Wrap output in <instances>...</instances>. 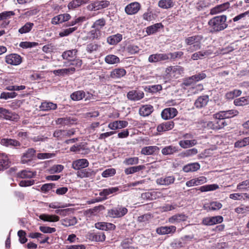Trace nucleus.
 I'll use <instances>...</instances> for the list:
<instances>
[{"label": "nucleus", "instance_id": "nucleus-1", "mask_svg": "<svg viewBox=\"0 0 249 249\" xmlns=\"http://www.w3.org/2000/svg\"><path fill=\"white\" fill-rule=\"evenodd\" d=\"M226 21L227 16L224 15L212 18L208 23L210 32L212 33H215L224 30L228 27Z\"/></svg>", "mask_w": 249, "mask_h": 249}, {"label": "nucleus", "instance_id": "nucleus-2", "mask_svg": "<svg viewBox=\"0 0 249 249\" xmlns=\"http://www.w3.org/2000/svg\"><path fill=\"white\" fill-rule=\"evenodd\" d=\"M127 189L122 188V186L109 187L100 190L99 196L101 198L97 199L96 202L107 200L108 197L116 195L124 191H127Z\"/></svg>", "mask_w": 249, "mask_h": 249}, {"label": "nucleus", "instance_id": "nucleus-3", "mask_svg": "<svg viewBox=\"0 0 249 249\" xmlns=\"http://www.w3.org/2000/svg\"><path fill=\"white\" fill-rule=\"evenodd\" d=\"M203 36L201 35H197L186 37L185 39V43L190 47L187 49L188 52H194L198 50L201 48V40Z\"/></svg>", "mask_w": 249, "mask_h": 249}, {"label": "nucleus", "instance_id": "nucleus-4", "mask_svg": "<svg viewBox=\"0 0 249 249\" xmlns=\"http://www.w3.org/2000/svg\"><path fill=\"white\" fill-rule=\"evenodd\" d=\"M128 213V209L122 205H118L117 207L108 211V215L112 218H121L124 216Z\"/></svg>", "mask_w": 249, "mask_h": 249}, {"label": "nucleus", "instance_id": "nucleus-5", "mask_svg": "<svg viewBox=\"0 0 249 249\" xmlns=\"http://www.w3.org/2000/svg\"><path fill=\"white\" fill-rule=\"evenodd\" d=\"M75 130L74 128L70 129H59L55 130L53 134L54 137L56 138L58 140H62L65 138L70 137L75 133Z\"/></svg>", "mask_w": 249, "mask_h": 249}, {"label": "nucleus", "instance_id": "nucleus-6", "mask_svg": "<svg viewBox=\"0 0 249 249\" xmlns=\"http://www.w3.org/2000/svg\"><path fill=\"white\" fill-rule=\"evenodd\" d=\"M5 62L9 65L18 66L22 62V57L17 53H11L5 56Z\"/></svg>", "mask_w": 249, "mask_h": 249}, {"label": "nucleus", "instance_id": "nucleus-7", "mask_svg": "<svg viewBox=\"0 0 249 249\" xmlns=\"http://www.w3.org/2000/svg\"><path fill=\"white\" fill-rule=\"evenodd\" d=\"M0 118L7 120L17 121L19 117L18 114L13 113L6 108L0 107Z\"/></svg>", "mask_w": 249, "mask_h": 249}, {"label": "nucleus", "instance_id": "nucleus-8", "mask_svg": "<svg viewBox=\"0 0 249 249\" xmlns=\"http://www.w3.org/2000/svg\"><path fill=\"white\" fill-rule=\"evenodd\" d=\"M223 221V217L221 215H217L204 218L202 221L203 225L210 226L217 224H220Z\"/></svg>", "mask_w": 249, "mask_h": 249}, {"label": "nucleus", "instance_id": "nucleus-9", "mask_svg": "<svg viewBox=\"0 0 249 249\" xmlns=\"http://www.w3.org/2000/svg\"><path fill=\"white\" fill-rule=\"evenodd\" d=\"M36 150L33 148H28L25 152L23 153L21 158V162L22 164H28L31 162L35 156Z\"/></svg>", "mask_w": 249, "mask_h": 249}, {"label": "nucleus", "instance_id": "nucleus-10", "mask_svg": "<svg viewBox=\"0 0 249 249\" xmlns=\"http://www.w3.org/2000/svg\"><path fill=\"white\" fill-rule=\"evenodd\" d=\"M178 111L174 107H169L164 109L161 113V118L164 120L172 119L177 116Z\"/></svg>", "mask_w": 249, "mask_h": 249}, {"label": "nucleus", "instance_id": "nucleus-11", "mask_svg": "<svg viewBox=\"0 0 249 249\" xmlns=\"http://www.w3.org/2000/svg\"><path fill=\"white\" fill-rule=\"evenodd\" d=\"M219 188V186L217 184H209L205 185L202 186H201L199 188H193L190 190H189L188 191L190 192V193L194 194L197 193L198 190H200L201 192H208V191H214Z\"/></svg>", "mask_w": 249, "mask_h": 249}, {"label": "nucleus", "instance_id": "nucleus-12", "mask_svg": "<svg viewBox=\"0 0 249 249\" xmlns=\"http://www.w3.org/2000/svg\"><path fill=\"white\" fill-rule=\"evenodd\" d=\"M89 161L86 159H81L74 160L72 163V168L75 170H81L89 166Z\"/></svg>", "mask_w": 249, "mask_h": 249}, {"label": "nucleus", "instance_id": "nucleus-13", "mask_svg": "<svg viewBox=\"0 0 249 249\" xmlns=\"http://www.w3.org/2000/svg\"><path fill=\"white\" fill-rule=\"evenodd\" d=\"M141 8V5L138 2H133L127 5L124 9L125 13L132 15L138 13Z\"/></svg>", "mask_w": 249, "mask_h": 249}, {"label": "nucleus", "instance_id": "nucleus-14", "mask_svg": "<svg viewBox=\"0 0 249 249\" xmlns=\"http://www.w3.org/2000/svg\"><path fill=\"white\" fill-rule=\"evenodd\" d=\"M71 18V16L69 14H60L52 18L51 23L53 25H57L59 23L69 21Z\"/></svg>", "mask_w": 249, "mask_h": 249}, {"label": "nucleus", "instance_id": "nucleus-15", "mask_svg": "<svg viewBox=\"0 0 249 249\" xmlns=\"http://www.w3.org/2000/svg\"><path fill=\"white\" fill-rule=\"evenodd\" d=\"M176 227L175 226H161L157 228L156 232L160 235L173 234L176 231Z\"/></svg>", "mask_w": 249, "mask_h": 249}, {"label": "nucleus", "instance_id": "nucleus-16", "mask_svg": "<svg viewBox=\"0 0 249 249\" xmlns=\"http://www.w3.org/2000/svg\"><path fill=\"white\" fill-rule=\"evenodd\" d=\"M144 97V93L141 90H132L127 94V98L131 101H139Z\"/></svg>", "mask_w": 249, "mask_h": 249}, {"label": "nucleus", "instance_id": "nucleus-17", "mask_svg": "<svg viewBox=\"0 0 249 249\" xmlns=\"http://www.w3.org/2000/svg\"><path fill=\"white\" fill-rule=\"evenodd\" d=\"M88 238L91 241L103 242L106 240V235L103 232L89 233Z\"/></svg>", "mask_w": 249, "mask_h": 249}, {"label": "nucleus", "instance_id": "nucleus-18", "mask_svg": "<svg viewBox=\"0 0 249 249\" xmlns=\"http://www.w3.org/2000/svg\"><path fill=\"white\" fill-rule=\"evenodd\" d=\"M175 124L173 121L165 122L159 124L157 127L158 132L161 133L172 129Z\"/></svg>", "mask_w": 249, "mask_h": 249}, {"label": "nucleus", "instance_id": "nucleus-19", "mask_svg": "<svg viewBox=\"0 0 249 249\" xmlns=\"http://www.w3.org/2000/svg\"><path fill=\"white\" fill-rule=\"evenodd\" d=\"M222 207V204L218 201H212L208 204H205L203 209L207 212L218 211Z\"/></svg>", "mask_w": 249, "mask_h": 249}, {"label": "nucleus", "instance_id": "nucleus-20", "mask_svg": "<svg viewBox=\"0 0 249 249\" xmlns=\"http://www.w3.org/2000/svg\"><path fill=\"white\" fill-rule=\"evenodd\" d=\"M230 7V3L229 2H226L222 4L217 5L211 9L210 14L215 15L218 13H221L228 9Z\"/></svg>", "mask_w": 249, "mask_h": 249}, {"label": "nucleus", "instance_id": "nucleus-21", "mask_svg": "<svg viewBox=\"0 0 249 249\" xmlns=\"http://www.w3.org/2000/svg\"><path fill=\"white\" fill-rule=\"evenodd\" d=\"M168 60L166 53H156L150 55L148 57V61L150 63H156Z\"/></svg>", "mask_w": 249, "mask_h": 249}, {"label": "nucleus", "instance_id": "nucleus-22", "mask_svg": "<svg viewBox=\"0 0 249 249\" xmlns=\"http://www.w3.org/2000/svg\"><path fill=\"white\" fill-rule=\"evenodd\" d=\"M128 124L126 121H115L110 123L108 127L111 130H116L126 127Z\"/></svg>", "mask_w": 249, "mask_h": 249}, {"label": "nucleus", "instance_id": "nucleus-23", "mask_svg": "<svg viewBox=\"0 0 249 249\" xmlns=\"http://www.w3.org/2000/svg\"><path fill=\"white\" fill-rule=\"evenodd\" d=\"M209 102V96L208 95H202L199 96L195 101V107L198 109L205 107Z\"/></svg>", "mask_w": 249, "mask_h": 249}, {"label": "nucleus", "instance_id": "nucleus-24", "mask_svg": "<svg viewBox=\"0 0 249 249\" xmlns=\"http://www.w3.org/2000/svg\"><path fill=\"white\" fill-rule=\"evenodd\" d=\"M0 143L6 147H17L20 146L21 143L18 141L12 139L3 138L0 140Z\"/></svg>", "mask_w": 249, "mask_h": 249}, {"label": "nucleus", "instance_id": "nucleus-25", "mask_svg": "<svg viewBox=\"0 0 249 249\" xmlns=\"http://www.w3.org/2000/svg\"><path fill=\"white\" fill-rule=\"evenodd\" d=\"M175 180V178L173 176L163 177L158 178L156 182L158 184L160 185L168 186L174 183Z\"/></svg>", "mask_w": 249, "mask_h": 249}, {"label": "nucleus", "instance_id": "nucleus-26", "mask_svg": "<svg viewBox=\"0 0 249 249\" xmlns=\"http://www.w3.org/2000/svg\"><path fill=\"white\" fill-rule=\"evenodd\" d=\"M76 120L74 118L66 117L63 118H59L55 120L57 124L62 125H70L75 124Z\"/></svg>", "mask_w": 249, "mask_h": 249}, {"label": "nucleus", "instance_id": "nucleus-27", "mask_svg": "<svg viewBox=\"0 0 249 249\" xmlns=\"http://www.w3.org/2000/svg\"><path fill=\"white\" fill-rule=\"evenodd\" d=\"M95 172L90 168L83 169L81 170L78 171L76 175L78 177L80 178H89L94 176Z\"/></svg>", "mask_w": 249, "mask_h": 249}, {"label": "nucleus", "instance_id": "nucleus-28", "mask_svg": "<svg viewBox=\"0 0 249 249\" xmlns=\"http://www.w3.org/2000/svg\"><path fill=\"white\" fill-rule=\"evenodd\" d=\"M36 175V171L33 172L28 170H22L17 174V177L21 178H35Z\"/></svg>", "mask_w": 249, "mask_h": 249}, {"label": "nucleus", "instance_id": "nucleus-29", "mask_svg": "<svg viewBox=\"0 0 249 249\" xmlns=\"http://www.w3.org/2000/svg\"><path fill=\"white\" fill-rule=\"evenodd\" d=\"M154 111L153 107L150 105L143 106L139 109V114L141 116L146 117L150 115Z\"/></svg>", "mask_w": 249, "mask_h": 249}, {"label": "nucleus", "instance_id": "nucleus-30", "mask_svg": "<svg viewBox=\"0 0 249 249\" xmlns=\"http://www.w3.org/2000/svg\"><path fill=\"white\" fill-rule=\"evenodd\" d=\"M188 216L185 214L181 213V214H177L173 215L169 218V222L170 223H180L182 221H185L187 220Z\"/></svg>", "mask_w": 249, "mask_h": 249}, {"label": "nucleus", "instance_id": "nucleus-31", "mask_svg": "<svg viewBox=\"0 0 249 249\" xmlns=\"http://www.w3.org/2000/svg\"><path fill=\"white\" fill-rule=\"evenodd\" d=\"M75 71V68L74 67H71L69 68H65L54 70L53 71V73L55 75L65 76L70 73H73Z\"/></svg>", "mask_w": 249, "mask_h": 249}, {"label": "nucleus", "instance_id": "nucleus-32", "mask_svg": "<svg viewBox=\"0 0 249 249\" xmlns=\"http://www.w3.org/2000/svg\"><path fill=\"white\" fill-rule=\"evenodd\" d=\"M126 73V71L124 69L116 68L111 71L110 76L112 78H120L124 76Z\"/></svg>", "mask_w": 249, "mask_h": 249}, {"label": "nucleus", "instance_id": "nucleus-33", "mask_svg": "<svg viewBox=\"0 0 249 249\" xmlns=\"http://www.w3.org/2000/svg\"><path fill=\"white\" fill-rule=\"evenodd\" d=\"M200 167V164L198 162L190 163L183 166V171L186 173L193 172L196 171Z\"/></svg>", "mask_w": 249, "mask_h": 249}, {"label": "nucleus", "instance_id": "nucleus-34", "mask_svg": "<svg viewBox=\"0 0 249 249\" xmlns=\"http://www.w3.org/2000/svg\"><path fill=\"white\" fill-rule=\"evenodd\" d=\"M238 112L236 110H229L227 111H220L216 113L217 117H224V118H230L236 115Z\"/></svg>", "mask_w": 249, "mask_h": 249}, {"label": "nucleus", "instance_id": "nucleus-35", "mask_svg": "<svg viewBox=\"0 0 249 249\" xmlns=\"http://www.w3.org/2000/svg\"><path fill=\"white\" fill-rule=\"evenodd\" d=\"M161 23H157L152 25L149 26L146 28V32L148 35H153L157 33L159 30L163 28Z\"/></svg>", "mask_w": 249, "mask_h": 249}, {"label": "nucleus", "instance_id": "nucleus-36", "mask_svg": "<svg viewBox=\"0 0 249 249\" xmlns=\"http://www.w3.org/2000/svg\"><path fill=\"white\" fill-rule=\"evenodd\" d=\"M178 151V146H173L172 145L165 146L161 150V153L163 155H172L177 153Z\"/></svg>", "mask_w": 249, "mask_h": 249}, {"label": "nucleus", "instance_id": "nucleus-37", "mask_svg": "<svg viewBox=\"0 0 249 249\" xmlns=\"http://www.w3.org/2000/svg\"><path fill=\"white\" fill-rule=\"evenodd\" d=\"M39 218L44 221L50 222H57L59 220V217L56 215L42 214L39 216Z\"/></svg>", "mask_w": 249, "mask_h": 249}, {"label": "nucleus", "instance_id": "nucleus-38", "mask_svg": "<svg viewBox=\"0 0 249 249\" xmlns=\"http://www.w3.org/2000/svg\"><path fill=\"white\" fill-rule=\"evenodd\" d=\"M57 107V106L56 104L47 101L42 102L40 106V109L43 111L55 110Z\"/></svg>", "mask_w": 249, "mask_h": 249}, {"label": "nucleus", "instance_id": "nucleus-39", "mask_svg": "<svg viewBox=\"0 0 249 249\" xmlns=\"http://www.w3.org/2000/svg\"><path fill=\"white\" fill-rule=\"evenodd\" d=\"M1 159L0 160V171L8 168L10 164L7 155L5 153H1Z\"/></svg>", "mask_w": 249, "mask_h": 249}, {"label": "nucleus", "instance_id": "nucleus-40", "mask_svg": "<svg viewBox=\"0 0 249 249\" xmlns=\"http://www.w3.org/2000/svg\"><path fill=\"white\" fill-rule=\"evenodd\" d=\"M77 53V50L76 49L68 50L62 53V57L64 59L71 61L75 57Z\"/></svg>", "mask_w": 249, "mask_h": 249}, {"label": "nucleus", "instance_id": "nucleus-41", "mask_svg": "<svg viewBox=\"0 0 249 249\" xmlns=\"http://www.w3.org/2000/svg\"><path fill=\"white\" fill-rule=\"evenodd\" d=\"M159 150L157 146H148L142 149L141 153L145 155H152Z\"/></svg>", "mask_w": 249, "mask_h": 249}, {"label": "nucleus", "instance_id": "nucleus-42", "mask_svg": "<svg viewBox=\"0 0 249 249\" xmlns=\"http://www.w3.org/2000/svg\"><path fill=\"white\" fill-rule=\"evenodd\" d=\"M122 40V35L117 34L108 36L107 38V42L110 45H115L120 42Z\"/></svg>", "mask_w": 249, "mask_h": 249}, {"label": "nucleus", "instance_id": "nucleus-43", "mask_svg": "<svg viewBox=\"0 0 249 249\" xmlns=\"http://www.w3.org/2000/svg\"><path fill=\"white\" fill-rule=\"evenodd\" d=\"M214 118H215V123L216 124V130L220 129L223 128L225 126L227 125L226 121L224 117H217L216 113L213 115Z\"/></svg>", "mask_w": 249, "mask_h": 249}, {"label": "nucleus", "instance_id": "nucleus-44", "mask_svg": "<svg viewBox=\"0 0 249 249\" xmlns=\"http://www.w3.org/2000/svg\"><path fill=\"white\" fill-rule=\"evenodd\" d=\"M142 199L146 200H152L158 197V193L155 191H151L143 193L141 195Z\"/></svg>", "mask_w": 249, "mask_h": 249}, {"label": "nucleus", "instance_id": "nucleus-45", "mask_svg": "<svg viewBox=\"0 0 249 249\" xmlns=\"http://www.w3.org/2000/svg\"><path fill=\"white\" fill-rule=\"evenodd\" d=\"M77 222L76 218L73 216L66 217L62 220V225L66 227L74 226Z\"/></svg>", "mask_w": 249, "mask_h": 249}, {"label": "nucleus", "instance_id": "nucleus-46", "mask_svg": "<svg viewBox=\"0 0 249 249\" xmlns=\"http://www.w3.org/2000/svg\"><path fill=\"white\" fill-rule=\"evenodd\" d=\"M158 6L164 9H168L174 6L173 0H160L158 2Z\"/></svg>", "mask_w": 249, "mask_h": 249}, {"label": "nucleus", "instance_id": "nucleus-47", "mask_svg": "<svg viewBox=\"0 0 249 249\" xmlns=\"http://www.w3.org/2000/svg\"><path fill=\"white\" fill-rule=\"evenodd\" d=\"M144 168L145 166L143 165H140L136 166H132L125 168L124 170V173L126 175H128L139 172L140 171L142 170Z\"/></svg>", "mask_w": 249, "mask_h": 249}, {"label": "nucleus", "instance_id": "nucleus-48", "mask_svg": "<svg viewBox=\"0 0 249 249\" xmlns=\"http://www.w3.org/2000/svg\"><path fill=\"white\" fill-rule=\"evenodd\" d=\"M100 45L95 42L88 43L86 45V50L89 53H92L98 51Z\"/></svg>", "mask_w": 249, "mask_h": 249}, {"label": "nucleus", "instance_id": "nucleus-49", "mask_svg": "<svg viewBox=\"0 0 249 249\" xmlns=\"http://www.w3.org/2000/svg\"><path fill=\"white\" fill-rule=\"evenodd\" d=\"M209 54V53L208 51H198L192 54L191 58L193 60H197L198 59H202Z\"/></svg>", "mask_w": 249, "mask_h": 249}, {"label": "nucleus", "instance_id": "nucleus-50", "mask_svg": "<svg viewBox=\"0 0 249 249\" xmlns=\"http://www.w3.org/2000/svg\"><path fill=\"white\" fill-rule=\"evenodd\" d=\"M34 26V24L32 22H28L25 24L18 29V32L20 34H26L30 32Z\"/></svg>", "mask_w": 249, "mask_h": 249}, {"label": "nucleus", "instance_id": "nucleus-51", "mask_svg": "<svg viewBox=\"0 0 249 249\" xmlns=\"http://www.w3.org/2000/svg\"><path fill=\"white\" fill-rule=\"evenodd\" d=\"M86 1L85 0H73L69 3L68 7L69 9H75L83 4H85Z\"/></svg>", "mask_w": 249, "mask_h": 249}, {"label": "nucleus", "instance_id": "nucleus-52", "mask_svg": "<svg viewBox=\"0 0 249 249\" xmlns=\"http://www.w3.org/2000/svg\"><path fill=\"white\" fill-rule=\"evenodd\" d=\"M197 142L196 140H181L179 142V145L183 148H187L195 145Z\"/></svg>", "mask_w": 249, "mask_h": 249}, {"label": "nucleus", "instance_id": "nucleus-53", "mask_svg": "<svg viewBox=\"0 0 249 249\" xmlns=\"http://www.w3.org/2000/svg\"><path fill=\"white\" fill-rule=\"evenodd\" d=\"M105 62L109 64H115L120 62L119 58L113 54H109L106 56Z\"/></svg>", "mask_w": 249, "mask_h": 249}, {"label": "nucleus", "instance_id": "nucleus-54", "mask_svg": "<svg viewBox=\"0 0 249 249\" xmlns=\"http://www.w3.org/2000/svg\"><path fill=\"white\" fill-rule=\"evenodd\" d=\"M236 188L240 191H248L249 190V179L239 183Z\"/></svg>", "mask_w": 249, "mask_h": 249}, {"label": "nucleus", "instance_id": "nucleus-55", "mask_svg": "<svg viewBox=\"0 0 249 249\" xmlns=\"http://www.w3.org/2000/svg\"><path fill=\"white\" fill-rule=\"evenodd\" d=\"M85 96V92L83 90H78L74 92L71 95V98L72 100L79 101L82 100Z\"/></svg>", "mask_w": 249, "mask_h": 249}, {"label": "nucleus", "instance_id": "nucleus-56", "mask_svg": "<svg viewBox=\"0 0 249 249\" xmlns=\"http://www.w3.org/2000/svg\"><path fill=\"white\" fill-rule=\"evenodd\" d=\"M249 145V136L245 137L242 140H238L234 143L235 148H240Z\"/></svg>", "mask_w": 249, "mask_h": 249}, {"label": "nucleus", "instance_id": "nucleus-57", "mask_svg": "<svg viewBox=\"0 0 249 249\" xmlns=\"http://www.w3.org/2000/svg\"><path fill=\"white\" fill-rule=\"evenodd\" d=\"M153 217L152 214L150 213H147L139 216L137 221L139 223H148Z\"/></svg>", "mask_w": 249, "mask_h": 249}, {"label": "nucleus", "instance_id": "nucleus-58", "mask_svg": "<svg viewBox=\"0 0 249 249\" xmlns=\"http://www.w3.org/2000/svg\"><path fill=\"white\" fill-rule=\"evenodd\" d=\"M168 55V59L175 60L177 58H181L182 57L184 53L182 51H178L174 53H166Z\"/></svg>", "mask_w": 249, "mask_h": 249}, {"label": "nucleus", "instance_id": "nucleus-59", "mask_svg": "<svg viewBox=\"0 0 249 249\" xmlns=\"http://www.w3.org/2000/svg\"><path fill=\"white\" fill-rule=\"evenodd\" d=\"M38 45V43L35 42L23 41L19 43V46L23 49L35 47Z\"/></svg>", "mask_w": 249, "mask_h": 249}, {"label": "nucleus", "instance_id": "nucleus-60", "mask_svg": "<svg viewBox=\"0 0 249 249\" xmlns=\"http://www.w3.org/2000/svg\"><path fill=\"white\" fill-rule=\"evenodd\" d=\"M77 29V27H71L66 29L60 32L59 34L60 37L67 36L72 34Z\"/></svg>", "mask_w": 249, "mask_h": 249}, {"label": "nucleus", "instance_id": "nucleus-61", "mask_svg": "<svg viewBox=\"0 0 249 249\" xmlns=\"http://www.w3.org/2000/svg\"><path fill=\"white\" fill-rule=\"evenodd\" d=\"M139 161V160L138 157H131L126 158L123 163L126 165H132L138 164Z\"/></svg>", "mask_w": 249, "mask_h": 249}, {"label": "nucleus", "instance_id": "nucleus-62", "mask_svg": "<svg viewBox=\"0 0 249 249\" xmlns=\"http://www.w3.org/2000/svg\"><path fill=\"white\" fill-rule=\"evenodd\" d=\"M18 94L15 92H2L0 95V99L7 100L9 98H14L17 96Z\"/></svg>", "mask_w": 249, "mask_h": 249}, {"label": "nucleus", "instance_id": "nucleus-63", "mask_svg": "<svg viewBox=\"0 0 249 249\" xmlns=\"http://www.w3.org/2000/svg\"><path fill=\"white\" fill-rule=\"evenodd\" d=\"M64 169V166L62 165H54L50 168L49 172L51 174H54L61 172Z\"/></svg>", "mask_w": 249, "mask_h": 249}, {"label": "nucleus", "instance_id": "nucleus-64", "mask_svg": "<svg viewBox=\"0 0 249 249\" xmlns=\"http://www.w3.org/2000/svg\"><path fill=\"white\" fill-rule=\"evenodd\" d=\"M131 240L125 239L121 243L122 249H134V247L131 246Z\"/></svg>", "mask_w": 249, "mask_h": 249}]
</instances>
